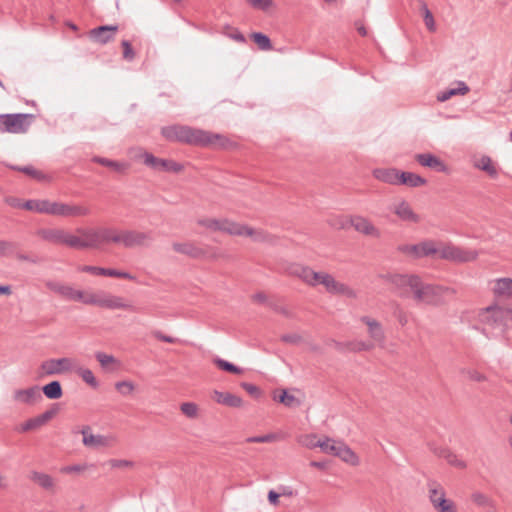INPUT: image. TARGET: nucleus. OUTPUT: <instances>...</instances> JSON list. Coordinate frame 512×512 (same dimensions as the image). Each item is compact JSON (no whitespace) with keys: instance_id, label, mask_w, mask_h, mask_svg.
Listing matches in <instances>:
<instances>
[{"instance_id":"1","label":"nucleus","mask_w":512,"mask_h":512,"mask_svg":"<svg viewBox=\"0 0 512 512\" xmlns=\"http://www.w3.org/2000/svg\"><path fill=\"white\" fill-rule=\"evenodd\" d=\"M161 134L168 141L194 146L227 149L232 145V142L221 134L187 125L165 126L161 129Z\"/></svg>"},{"instance_id":"2","label":"nucleus","mask_w":512,"mask_h":512,"mask_svg":"<svg viewBox=\"0 0 512 512\" xmlns=\"http://www.w3.org/2000/svg\"><path fill=\"white\" fill-rule=\"evenodd\" d=\"M512 320V309L490 305L481 310L479 321L483 325L482 333L488 337H497L505 333L508 322Z\"/></svg>"},{"instance_id":"3","label":"nucleus","mask_w":512,"mask_h":512,"mask_svg":"<svg viewBox=\"0 0 512 512\" xmlns=\"http://www.w3.org/2000/svg\"><path fill=\"white\" fill-rule=\"evenodd\" d=\"M76 233L82 236L83 249H98L103 244H120V231L111 227L83 228L78 227Z\"/></svg>"},{"instance_id":"4","label":"nucleus","mask_w":512,"mask_h":512,"mask_svg":"<svg viewBox=\"0 0 512 512\" xmlns=\"http://www.w3.org/2000/svg\"><path fill=\"white\" fill-rule=\"evenodd\" d=\"M38 236L49 243L66 245L69 248L82 250V236L74 235L63 228H42L37 231Z\"/></svg>"},{"instance_id":"5","label":"nucleus","mask_w":512,"mask_h":512,"mask_svg":"<svg viewBox=\"0 0 512 512\" xmlns=\"http://www.w3.org/2000/svg\"><path fill=\"white\" fill-rule=\"evenodd\" d=\"M438 257L454 263H468L477 259L478 252L454 245L452 242L438 241Z\"/></svg>"},{"instance_id":"6","label":"nucleus","mask_w":512,"mask_h":512,"mask_svg":"<svg viewBox=\"0 0 512 512\" xmlns=\"http://www.w3.org/2000/svg\"><path fill=\"white\" fill-rule=\"evenodd\" d=\"M34 120L35 116L30 113L1 114L0 133H26Z\"/></svg>"},{"instance_id":"7","label":"nucleus","mask_w":512,"mask_h":512,"mask_svg":"<svg viewBox=\"0 0 512 512\" xmlns=\"http://www.w3.org/2000/svg\"><path fill=\"white\" fill-rule=\"evenodd\" d=\"M449 292L454 293V290L440 285L424 284L419 279L413 296L418 303L438 306L443 303L444 295Z\"/></svg>"},{"instance_id":"8","label":"nucleus","mask_w":512,"mask_h":512,"mask_svg":"<svg viewBox=\"0 0 512 512\" xmlns=\"http://www.w3.org/2000/svg\"><path fill=\"white\" fill-rule=\"evenodd\" d=\"M89 305H95L105 309H122L136 312L137 309L131 303L125 301L123 297L113 295L106 291L92 292L87 300Z\"/></svg>"},{"instance_id":"9","label":"nucleus","mask_w":512,"mask_h":512,"mask_svg":"<svg viewBox=\"0 0 512 512\" xmlns=\"http://www.w3.org/2000/svg\"><path fill=\"white\" fill-rule=\"evenodd\" d=\"M429 500L438 512H457L452 500L446 498L442 486L435 481L428 483Z\"/></svg>"},{"instance_id":"10","label":"nucleus","mask_w":512,"mask_h":512,"mask_svg":"<svg viewBox=\"0 0 512 512\" xmlns=\"http://www.w3.org/2000/svg\"><path fill=\"white\" fill-rule=\"evenodd\" d=\"M398 296L408 298L415 293L420 277L417 275L394 274L387 277Z\"/></svg>"},{"instance_id":"11","label":"nucleus","mask_w":512,"mask_h":512,"mask_svg":"<svg viewBox=\"0 0 512 512\" xmlns=\"http://www.w3.org/2000/svg\"><path fill=\"white\" fill-rule=\"evenodd\" d=\"M91 213L89 207L82 204L52 202L50 215L60 217H84Z\"/></svg>"},{"instance_id":"12","label":"nucleus","mask_w":512,"mask_h":512,"mask_svg":"<svg viewBox=\"0 0 512 512\" xmlns=\"http://www.w3.org/2000/svg\"><path fill=\"white\" fill-rule=\"evenodd\" d=\"M438 241L424 240L418 244L402 245L399 250L416 258L431 257L437 254Z\"/></svg>"},{"instance_id":"13","label":"nucleus","mask_w":512,"mask_h":512,"mask_svg":"<svg viewBox=\"0 0 512 512\" xmlns=\"http://www.w3.org/2000/svg\"><path fill=\"white\" fill-rule=\"evenodd\" d=\"M154 240L152 232H140L136 230H121L120 244L125 248L145 246Z\"/></svg>"},{"instance_id":"14","label":"nucleus","mask_w":512,"mask_h":512,"mask_svg":"<svg viewBox=\"0 0 512 512\" xmlns=\"http://www.w3.org/2000/svg\"><path fill=\"white\" fill-rule=\"evenodd\" d=\"M144 164L156 171H168L178 173L182 171L183 166L173 160L157 158L149 152H144L143 155Z\"/></svg>"},{"instance_id":"15","label":"nucleus","mask_w":512,"mask_h":512,"mask_svg":"<svg viewBox=\"0 0 512 512\" xmlns=\"http://www.w3.org/2000/svg\"><path fill=\"white\" fill-rule=\"evenodd\" d=\"M40 367L45 375H59L73 369V360L67 357L48 359Z\"/></svg>"},{"instance_id":"16","label":"nucleus","mask_w":512,"mask_h":512,"mask_svg":"<svg viewBox=\"0 0 512 512\" xmlns=\"http://www.w3.org/2000/svg\"><path fill=\"white\" fill-rule=\"evenodd\" d=\"M117 31V25H102L91 29L89 37L93 42L105 45L115 39Z\"/></svg>"},{"instance_id":"17","label":"nucleus","mask_w":512,"mask_h":512,"mask_svg":"<svg viewBox=\"0 0 512 512\" xmlns=\"http://www.w3.org/2000/svg\"><path fill=\"white\" fill-rule=\"evenodd\" d=\"M12 398L17 403L33 405L42 400V394L40 387L34 385L26 389L15 390L13 392Z\"/></svg>"},{"instance_id":"18","label":"nucleus","mask_w":512,"mask_h":512,"mask_svg":"<svg viewBox=\"0 0 512 512\" xmlns=\"http://www.w3.org/2000/svg\"><path fill=\"white\" fill-rule=\"evenodd\" d=\"M416 162L426 168H430L436 172L448 173V166L437 156L431 153H419L415 155Z\"/></svg>"},{"instance_id":"19","label":"nucleus","mask_w":512,"mask_h":512,"mask_svg":"<svg viewBox=\"0 0 512 512\" xmlns=\"http://www.w3.org/2000/svg\"><path fill=\"white\" fill-rule=\"evenodd\" d=\"M289 273L291 275H294V276L300 278L303 282H305L308 285L316 286L317 279H319L320 272H315L308 266L293 264L289 268Z\"/></svg>"},{"instance_id":"20","label":"nucleus","mask_w":512,"mask_h":512,"mask_svg":"<svg viewBox=\"0 0 512 512\" xmlns=\"http://www.w3.org/2000/svg\"><path fill=\"white\" fill-rule=\"evenodd\" d=\"M350 226L357 232L368 236L379 237V230L367 219L362 216L350 217Z\"/></svg>"},{"instance_id":"21","label":"nucleus","mask_w":512,"mask_h":512,"mask_svg":"<svg viewBox=\"0 0 512 512\" xmlns=\"http://www.w3.org/2000/svg\"><path fill=\"white\" fill-rule=\"evenodd\" d=\"M360 320L368 327V334L375 342L383 344L385 341V333L380 322L368 316H362Z\"/></svg>"},{"instance_id":"22","label":"nucleus","mask_w":512,"mask_h":512,"mask_svg":"<svg viewBox=\"0 0 512 512\" xmlns=\"http://www.w3.org/2000/svg\"><path fill=\"white\" fill-rule=\"evenodd\" d=\"M400 172L401 171L396 168H376L373 170L372 174L374 178L381 182L399 185Z\"/></svg>"},{"instance_id":"23","label":"nucleus","mask_w":512,"mask_h":512,"mask_svg":"<svg viewBox=\"0 0 512 512\" xmlns=\"http://www.w3.org/2000/svg\"><path fill=\"white\" fill-rule=\"evenodd\" d=\"M394 213L398 216V218L402 221L418 223L420 221V217L416 214L410 204L402 200L394 207Z\"/></svg>"},{"instance_id":"24","label":"nucleus","mask_w":512,"mask_h":512,"mask_svg":"<svg viewBox=\"0 0 512 512\" xmlns=\"http://www.w3.org/2000/svg\"><path fill=\"white\" fill-rule=\"evenodd\" d=\"M336 349L340 352H361L374 348V344L366 341L336 342Z\"/></svg>"},{"instance_id":"25","label":"nucleus","mask_w":512,"mask_h":512,"mask_svg":"<svg viewBox=\"0 0 512 512\" xmlns=\"http://www.w3.org/2000/svg\"><path fill=\"white\" fill-rule=\"evenodd\" d=\"M116 441V438L111 435H92L89 438L82 439L84 446L88 448H99L111 446Z\"/></svg>"},{"instance_id":"26","label":"nucleus","mask_w":512,"mask_h":512,"mask_svg":"<svg viewBox=\"0 0 512 512\" xmlns=\"http://www.w3.org/2000/svg\"><path fill=\"white\" fill-rule=\"evenodd\" d=\"M172 247L176 252L187 255L191 258H201L205 255V251L192 242L173 243Z\"/></svg>"},{"instance_id":"27","label":"nucleus","mask_w":512,"mask_h":512,"mask_svg":"<svg viewBox=\"0 0 512 512\" xmlns=\"http://www.w3.org/2000/svg\"><path fill=\"white\" fill-rule=\"evenodd\" d=\"M213 399L222 405H225L227 407L237 408L242 405V399L229 392H220L218 390H215L213 392Z\"/></svg>"},{"instance_id":"28","label":"nucleus","mask_w":512,"mask_h":512,"mask_svg":"<svg viewBox=\"0 0 512 512\" xmlns=\"http://www.w3.org/2000/svg\"><path fill=\"white\" fill-rule=\"evenodd\" d=\"M220 231L235 236H244V234L252 233L250 230H248V226L230 221L228 219H221Z\"/></svg>"},{"instance_id":"29","label":"nucleus","mask_w":512,"mask_h":512,"mask_svg":"<svg viewBox=\"0 0 512 512\" xmlns=\"http://www.w3.org/2000/svg\"><path fill=\"white\" fill-rule=\"evenodd\" d=\"M92 292H84L81 290L74 289L70 285H65L63 292L60 296L70 301H78L83 304L89 305L87 300L91 297Z\"/></svg>"},{"instance_id":"30","label":"nucleus","mask_w":512,"mask_h":512,"mask_svg":"<svg viewBox=\"0 0 512 512\" xmlns=\"http://www.w3.org/2000/svg\"><path fill=\"white\" fill-rule=\"evenodd\" d=\"M493 293L497 298H512V279H497L493 288Z\"/></svg>"},{"instance_id":"31","label":"nucleus","mask_w":512,"mask_h":512,"mask_svg":"<svg viewBox=\"0 0 512 512\" xmlns=\"http://www.w3.org/2000/svg\"><path fill=\"white\" fill-rule=\"evenodd\" d=\"M399 184L406 185L408 187H420L427 184V180L422 176L412 173V172H400Z\"/></svg>"},{"instance_id":"32","label":"nucleus","mask_w":512,"mask_h":512,"mask_svg":"<svg viewBox=\"0 0 512 512\" xmlns=\"http://www.w3.org/2000/svg\"><path fill=\"white\" fill-rule=\"evenodd\" d=\"M433 452L440 458H444L450 465L464 469L466 467V463L463 460L458 459L456 454L451 452L447 448H435Z\"/></svg>"},{"instance_id":"33","label":"nucleus","mask_w":512,"mask_h":512,"mask_svg":"<svg viewBox=\"0 0 512 512\" xmlns=\"http://www.w3.org/2000/svg\"><path fill=\"white\" fill-rule=\"evenodd\" d=\"M51 203L52 202L49 200H27L23 203V208L29 211L50 215Z\"/></svg>"},{"instance_id":"34","label":"nucleus","mask_w":512,"mask_h":512,"mask_svg":"<svg viewBox=\"0 0 512 512\" xmlns=\"http://www.w3.org/2000/svg\"><path fill=\"white\" fill-rule=\"evenodd\" d=\"M337 457H339L342 461H344L350 465H353V466H356L359 464V457L344 442H340V445L338 446Z\"/></svg>"},{"instance_id":"35","label":"nucleus","mask_w":512,"mask_h":512,"mask_svg":"<svg viewBox=\"0 0 512 512\" xmlns=\"http://www.w3.org/2000/svg\"><path fill=\"white\" fill-rule=\"evenodd\" d=\"M29 479L45 490H52L54 488L53 478L46 473L32 471L29 475Z\"/></svg>"},{"instance_id":"36","label":"nucleus","mask_w":512,"mask_h":512,"mask_svg":"<svg viewBox=\"0 0 512 512\" xmlns=\"http://www.w3.org/2000/svg\"><path fill=\"white\" fill-rule=\"evenodd\" d=\"M322 284L329 293L337 294L341 287V282H338L334 277L328 273H319V279H317V285Z\"/></svg>"},{"instance_id":"37","label":"nucleus","mask_w":512,"mask_h":512,"mask_svg":"<svg viewBox=\"0 0 512 512\" xmlns=\"http://www.w3.org/2000/svg\"><path fill=\"white\" fill-rule=\"evenodd\" d=\"M40 390H42L43 394L50 400L59 399L63 395L61 383L57 380L49 382Z\"/></svg>"},{"instance_id":"38","label":"nucleus","mask_w":512,"mask_h":512,"mask_svg":"<svg viewBox=\"0 0 512 512\" xmlns=\"http://www.w3.org/2000/svg\"><path fill=\"white\" fill-rule=\"evenodd\" d=\"M92 161L100 165L109 167L117 172H125L130 167V164L127 162H118L100 156H94L92 158Z\"/></svg>"},{"instance_id":"39","label":"nucleus","mask_w":512,"mask_h":512,"mask_svg":"<svg viewBox=\"0 0 512 512\" xmlns=\"http://www.w3.org/2000/svg\"><path fill=\"white\" fill-rule=\"evenodd\" d=\"M477 169L486 172L491 178L495 179L498 177V170L492 163L489 156H482L474 165Z\"/></svg>"},{"instance_id":"40","label":"nucleus","mask_w":512,"mask_h":512,"mask_svg":"<svg viewBox=\"0 0 512 512\" xmlns=\"http://www.w3.org/2000/svg\"><path fill=\"white\" fill-rule=\"evenodd\" d=\"M458 85V88H450L441 92L437 96V100L440 102H445L454 95H465L469 91V87L464 82H459Z\"/></svg>"},{"instance_id":"41","label":"nucleus","mask_w":512,"mask_h":512,"mask_svg":"<svg viewBox=\"0 0 512 512\" xmlns=\"http://www.w3.org/2000/svg\"><path fill=\"white\" fill-rule=\"evenodd\" d=\"M341 441H334L330 438H326L325 440L321 441L318 440L315 444H312L313 446H319L321 450L327 454L337 456L338 453V446L340 445Z\"/></svg>"},{"instance_id":"42","label":"nucleus","mask_w":512,"mask_h":512,"mask_svg":"<svg viewBox=\"0 0 512 512\" xmlns=\"http://www.w3.org/2000/svg\"><path fill=\"white\" fill-rule=\"evenodd\" d=\"M471 500L475 505L482 508H495V503L492 498L482 492H474L471 495Z\"/></svg>"},{"instance_id":"43","label":"nucleus","mask_w":512,"mask_h":512,"mask_svg":"<svg viewBox=\"0 0 512 512\" xmlns=\"http://www.w3.org/2000/svg\"><path fill=\"white\" fill-rule=\"evenodd\" d=\"M419 4H420V10L423 14V19H424L427 29L431 32H434L436 29V25H435L434 17L432 15L431 11L429 10L427 4L424 1L420 0Z\"/></svg>"},{"instance_id":"44","label":"nucleus","mask_w":512,"mask_h":512,"mask_svg":"<svg viewBox=\"0 0 512 512\" xmlns=\"http://www.w3.org/2000/svg\"><path fill=\"white\" fill-rule=\"evenodd\" d=\"M274 399L286 407H294L300 405V401L297 400L292 394H289L286 389H282L278 396H274Z\"/></svg>"},{"instance_id":"45","label":"nucleus","mask_w":512,"mask_h":512,"mask_svg":"<svg viewBox=\"0 0 512 512\" xmlns=\"http://www.w3.org/2000/svg\"><path fill=\"white\" fill-rule=\"evenodd\" d=\"M213 363L221 370L223 371H226V372H229V373H233V374H241L242 373V369L236 365H234L233 363L229 362V361H226L222 358H219V357H216L213 359Z\"/></svg>"},{"instance_id":"46","label":"nucleus","mask_w":512,"mask_h":512,"mask_svg":"<svg viewBox=\"0 0 512 512\" xmlns=\"http://www.w3.org/2000/svg\"><path fill=\"white\" fill-rule=\"evenodd\" d=\"M251 38L261 50L267 51L272 49L271 40L267 35L261 32H253Z\"/></svg>"},{"instance_id":"47","label":"nucleus","mask_w":512,"mask_h":512,"mask_svg":"<svg viewBox=\"0 0 512 512\" xmlns=\"http://www.w3.org/2000/svg\"><path fill=\"white\" fill-rule=\"evenodd\" d=\"M76 372L82 378V380L88 385H90L92 388L98 387V381L96 380L93 372L90 369L78 368Z\"/></svg>"},{"instance_id":"48","label":"nucleus","mask_w":512,"mask_h":512,"mask_svg":"<svg viewBox=\"0 0 512 512\" xmlns=\"http://www.w3.org/2000/svg\"><path fill=\"white\" fill-rule=\"evenodd\" d=\"M42 426H43V424H42L39 416H36V417L28 419L23 424H21V426L19 427L18 430L20 432H27V431L38 429Z\"/></svg>"},{"instance_id":"49","label":"nucleus","mask_w":512,"mask_h":512,"mask_svg":"<svg viewBox=\"0 0 512 512\" xmlns=\"http://www.w3.org/2000/svg\"><path fill=\"white\" fill-rule=\"evenodd\" d=\"M181 412L188 418L194 419L198 415V406L194 402H184L180 405Z\"/></svg>"},{"instance_id":"50","label":"nucleus","mask_w":512,"mask_h":512,"mask_svg":"<svg viewBox=\"0 0 512 512\" xmlns=\"http://www.w3.org/2000/svg\"><path fill=\"white\" fill-rule=\"evenodd\" d=\"M103 275L102 276H108V277H116V278H124L128 280H135V276L125 272V271H119L112 268H103Z\"/></svg>"},{"instance_id":"51","label":"nucleus","mask_w":512,"mask_h":512,"mask_svg":"<svg viewBox=\"0 0 512 512\" xmlns=\"http://www.w3.org/2000/svg\"><path fill=\"white\" fill-rule=\"evenodd\" d=\"M17 249L15 242L2 240L0 241V257L12 256Z\"/></svg>"},{"instance_id":"52","label":"nucleus","mask_w":512,"mask_h":512,"mask_svg":"<svg viewBox=\"0 0 512 512\" xmlns=\"http://www.w3.org/2000/svg\"><path fill=\"white\" fill-rule=\"evenodd\" d=\"M197 223L200 226H203L209 230L212 231H220L221 227V219H214V218H203L199 219Z\"/></svg>"},{"instance_id":"53","label":"nucleus","mask_w":512,"mask_h":512,"mask_svg":"<svg viewBox=\"0 0 512 512\" xmlns=\"http://www.w3.org/2000/svg\"><path fill=\"white\" fill-rule=\"evenodd\" d=\"M12 255L15 256V258L19 261L28 262V263H32V264H38L40 262V258L35 254L29 255V254L17 252L15 250L14 254H12Z\"/></svg>"},{"instance_id":"54","label":"nucleus","mask_w":512,"mask_h":512,"mask_svg":"<svg viewBox=\"0 0 512 512\" xmlns=\"http://www.w3.org/2000/svg\"><path fill=\"white\" fill-rule=\"evenodd\" d=\"M17 170L37 179V180H44L45 179V175L36 170L34 167L32 166H24V167H21V168H16Z\"/></svg>"},{"instance_id":"55","label":"nucleus","mask_w":512,"mask_h":512,"mask_svg":"<svg viewBox=\"0 0 512 512\" xmlns=\"http://www.w3.org/2000/svg\"><path fill=\"white\" fill-rule=\"evenodd\" d=\"M248 230H250L251 234H244V236L251 237L254 241L257 242H265L269 240V236L263 230H255L248 226Z\"/></svg>"},{"instance_id":"56","label":"nucleus","mask_w":512,"mask_h":512,"mask_svg":"<svg viewBox=\"0 0 512 512\" xmlns=\"http://www.w3.org/2000/svg\"><path fill=\"white\" fill-rule=\"evenodd\" d=\"M115 388L122 395H129L134 390V385L130 381H119L115 384Z\"/></svg>"},{"instance_id":"57","label":"nucleus","mask_w":512,"mask_h":512,"mask_svg":"<svg viewBox=\"0 0 512 512\" xmlns=\"http://www.w3.org/2000/svg\"><path fill=\"white\" fill-rule=\"evenodd\" d=\"M123 48V58L127 61H132L135 58V52L128 40L121 42Z\"/></svg>"},{"instance_id":"58","label":"nucleus","mask_w":512,"mask_h":512,"mask_svg":"<svg viewBox=\"0 0 512 512\" xmlns=\"http://www.w3.org/2000/svg\"><path fill=\"white\" fill-rule=\"evenodd\" d=\"M247 2L256 9H260L263 11L268 10L272 5V0H247Z\"/></svg>"},{"instance_id":"59","label":"nucleus","mask_w":512,"mask_h":512,"mask_svg":"<svg viewBox=\"0 0 512 512\" xmlns=\"http://www.w3.org/2000/svg\"><path fill=\"white\" fill-rule=\"evenodd\" d=\"M329 224L336 229H347L350 227V218L339 217L331 220Z\"/></svg>"},{"instance_id":"60","label":"nucleus","mask_w":512,"mask_h":512,"mask_svg":"<svg viewBox=\"0 0 512 512\" xmlns=\"http://www.w3.org/2000/svg\"><path fill=\"white\" fill-rule=\"evenodd\" d=\"M95 357L103 368H105L108 364L115 362V358L112 355H108L103 352H97Z\"/></svg>"},{"instance_id":"61","label":"nucleus","mask_w":512,"mask_h":512,"mask_svg":"<svg viewBox=\"0 0 512 512\" xmlns=\"http://www.w3.org/2000/svg\"><path fill=\"white\" fill-rule=\"evenodd\" d=\"M275 439L274 434H266L262 436H252L246 439L249 443H268Z\"/></svg>"},{"instance_id":"62","label":"nucleus","mask_w":512,"mask_h":512,"mask_svg":"<svg viewBox=\"0 0 512 512\" xmlns=\"http://www.w3.org/2000/svg\"><path fill=\"white\" fill-rule=\"evenodd\" d=\"M241 387L251 396L258 398L261 396V390L254 384L243 382Z\"/></svg>"},{"instance_id":"63","label":"nucleus","mask_w":512,"mask_h":512,"mask_svg":"<svg viewBox=\"0 0 512 512\" xmlns=\"http://www.w3.org/2000/svg\"><path fill=\"white\" fill-rule=\"evenodd\" d=\"M65 285L66 284H63V283L58 282V281H52V280L46 281V283H45V286L49 290H51V291H53V292H55V293H57L59 295H61V293L63 292V289H64Z\"/></svg>"},{"instance_id":"64","label":"nucleus","mask_w":512,"mask_h":512,"mask_svg":"<svg viewBox=\"0 0 512 512\" xmlns=\"http://www.w3.org/2000/svg\"><path fill=\"white\" fill-rule=\"evenodd\" d=\"M109 464L112 468H129L133 466V462L123 459H111Z\"/></svg>"}]
</instances>
